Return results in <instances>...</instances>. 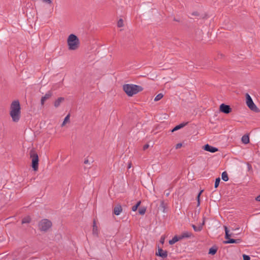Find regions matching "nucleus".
<instances>
[{
	"instance_id": "obj_1",
	"label": "nucleus",
	"mask_w": 260,
	"mask_h": 260,
	"mask_svg": "<svg viewBox=\"0 0 260 260\" xmlns=\"http://www.w3.org/2000/svg\"><path fill=\"white\" fill-rule=\"evenodd\" d=\"M10 115L13 121L16 122L19 120L21 115V107L18 100L12 102L10 105Z\"/></svg>"
},
{
	"instance_id": "obj_2",
	"label": "nucleus",
	"mask_w": 260,
	"mask_h": 260,
	"mask_svg": "<svg viewBox=\"0 0 260 260\" xmlns=\"http://www.w3.org/2000/svg\"><path fill=\"white\" fill-rule=\"evenodd\" d=\"M123 89L127 95L132 96L142 91L143 88L139 85L127 84L123 85Z\"/></svg>"
},
{
	"instance_id": "obj_3",
	"label": "nucleus",
	"mask_w": 260,
	"mask_h": 260,
	"mask_svg": "<svg viewBox=\"0 0 260 260\" xmlns=\"http://www.w3.org/2000/svg\"><path fill=\"white\" fill-rule=\"evenodd\" d=\"M67 44L70 50H76L80 46V40L74 34H71L67 39Z\"/></svg>"
},
{
	"instance_id": "obj_4",
	"label": "nucleus",
	"mask_w": 260,
	"mask_h": 260,
	"mask_svg": "<svg viewBox=\"0 0 260 260\" xmlns=\"http://www.w3.org/2000/svg\"><path fill=\"white\" fill-rule=\"evenodd\" d=\"M51 222L47 219H43L39 223V229L42 231H47L51 227Z\"/></svg>"
},
{
	"instance_id": "obj_5",
	"label": "nucleus",
	"mask_w": 260,
	"mask_h": 260,
	"mask_svg": "<svg viewBox=\"0 0 260 260\" xmlns=\"http://www.w3.org/2000/svg\"><path fill=\"white\" fill-rule=\"evenodd\" d=\"M224 230H225V239H228L227 241H224V243L225 244H229V243H239L240 242V239H230V237L231 236H233V235L232 234H230V231L228 229V228L226 226H224Z\"/></svg>"
},
{
	"instance_id": "obj_6",
	"label": "nucleus",
	"mask_w": 260,
	"mask_h": 260,
	"mask_svg": "<svg viewBox=\"0 0 260 260\" xmlns=\"http://www.w3.org/2000/svg\"><path fill=\"white\" fill-rule=\"evenodd\" d=\"M30 157L32 158V167L35 171H37L38 169V156L34 151H31Z\"/></svg>"
},
{
	"instance_id": "obj_7",
	"label": "nucleus",
	"mask_w": 260,
	"mask_h": 260,
	"mask_svg": "<svg viewBox=\"0 0 260 260\" xmlns=\"http://www.w3.org/2000/svg\"><path fill=\"white\" fill-rule=\"evenodd\" d=\"M246 104L247 106L252 110H255L257 108L250 96L247 93L246 94Z\"/></svg>"
},
{
	"instance_id": "obj_8",
	"label": "nucleus",
	"mask_w": 260,
	"mask_h": 260,
	"mask_svg": "<svg viewBox=\"0 0 260 260\" xmlns=\"http://www.w3.org/2000/svg\"><path fill=\"white\" fill-rule=\"evenodd\" d=\"M219 110L221 112L229 114L231 112V108L229 105L222 104L220 105Z\"/></svg>"
},
{
	"instance_id": "obj_9",
	"label": "nucleus",
	"mask_w": 260,
	"mask_h": 260,
	"mask_svg": "<svg viewBox=\"0 0 260 260\" xmlns=\"http://www.w3.org/2000/svg\"><path fill=\"white\" fill-rule=\"evenodd\" d=\"M156 255L162 257V258H165L168 256V252L167 251L164 250L158 247V250L156 252Z\"/></svg>"
},
{
	"instance_id": "obj_10",
	"label": "nucleus",
	"mask_w": 260,
	"mask_h": 260,
	"mask_svg": "<svg viewBox=\"0 0 260 260\" xmlns=\"http://www.w3.org/2000/svg\"><path fill=\"white\" fill-rule=\"evenodd\" d=\"M204 149L205 150L212 153H214L218 151V149L217 148L212 147L209 144L205 145L204 147Z\"/></svg>"
},
{
	"instance_id": "obj_11",
	"label": "nucleus",
	"mask_w": 260,
	"mask_h": 260,
	"mask_svg": "<svg viewBox=\"0 0 260 260\" xmlns=\"http://www.w3.org/2000/svg\"><path fill=\"white\" fill-rule=\"evenodd\" d=\"M52 96V93L50 91L47 92L44 96L42 97L41 100V104L42 106H43L45 101L49 99Z\"/></svg>"
},
{
	"instance_id": "obj_12",
	"label": "nucleus",
	"mask_w": 260,
	"mask_h": 260,
	"mask_svg": "<svg viewBox=\"0 0 260 260\" xmlns=\"http://www.w3.org/2000/svg\"><path fill=\"white\" fill-rule=\"evenodd\" d=\"M122 209L120 205H117L115 206L113 209V212L116 215H119L122 212Z\"/></svg>"
},
{
	"instance_id": "obj_13",
	"label": "nucleus",
	"mask_w": 260,
	"mask_h": 260,
	"mask_svg": "<svg viewBox=\"0 0 260 260\" xmlns=\"http://www.w3.org/2000/svg\"><path fill=\"white\" fill-rule=\"evenodd\" d=\"M205 224V218H203V221L202 223L200 224L198 226H197L194 225V224L192 225V227L193 228V230L196 232H200L202 231L203 229V226Z\"/></svg>"
},
{
	"instance_id": "obj_14",
	"label": "nucleus",
	"mask_w": 260,
	"mask_h": 260,
	"mask_svg": "<svg viewBox=\"0 0 260 260\" xmlns=\"http://www.w3.org/2000/svg\"><path fill=\"white\" fill-rule=\"evenodd\" d=\"M192 236V234L191 232L186 231L182 233V234L180 236V238L182 239L184 238H188L191 237Z\"/></svg>"
},
{
	"instance_id": "obj_15",
	"label": "nucleus",
	"mask_w": 260,
	"mask_h": 260,
	"mask_svg": "<svg viewBox=\"0 0 260 260\" xmlns=\"http://www.w3.org/2000/svg\"><path fill=\"white\" fill-rule=\"evenodd\" d=\"M92 234L95 236H98L99 234L98 227L96 225L95 221H93V228H92Z\"/></svg>"
},
{
	"instance_id": "obj_16",
	"label": "nucleus",
	"mask_w": 260,
	"mask_h": 260,
	"mask_svg": "<svg viewBox=\"0 0 260 260\" xmlns=\"http://www.w3.org/2000/svg\"><path fill=\"white\" fill-rule=\"evenodd\" d=\"M181 239L180 238V236H175L173 237V238L172 240H170L169 242V244L170 245H173L176 242H178L179 240H181Z\"/></svg>"
},
{
	"instance_id": "obj_17",
	"label": "nucleus",
	"mask_w": 260,
	"mask_h": 260,
	"mask_svg": "<svg viewBox=\"0 0 260 260\" xmlns=\"http://www.w3.org/2000/svg\"><path fill=\"white\" fill-rule=\"evenodd\" d=\"M64 101V98L60 97L58 98L54 102V106L57 108L59 107L61 104V102H62Z\"/></svg>"
},
{
	"instance_id": "obj_18",
	"label": "nucleus",
	"mask_w": 260,
	"mask_h": 260,
	"mask_svg": "<svg viewBox=\"0 0 260 260\" xmlns=\"http://www.w3.org/2000/svg\"><path fill=\"white\" fill-rule=\"evenodd\" d=\"M70 114H68V115H67V116L64 118L63 121L62 122V123L61 125V127L64 126L66 124L70 122Z\"/></svg>"
},
{
	"instance_id": "obj_19",
	"label": "nucleus",
	"mask_w": 260,
	"mask_h": 260,
	"mask_svg": "<svg viewBox=\"0 0 260 260\" xmlns=\"http://www.w3.org/2000/svg\"><path fill=\"white\" fill-rule=\"evenodd\" d=\"M187 124V123H181L177 126H176L172 130V132H174L175 131H176L177 130H179L180 129H181V128L183 127L185 125H186V124Z\"/></svg>"
},
{
	"instance_id": "obj_20",
	"label": "nucleus",
	"mask_w": 260,
	"mask_h": 260,
	"mask_svg": "<svg viewBox=\"0 0 260 260\" xmlns=\"http://www.w3.org/2000/svg\"><path fill=\"white\" fill-rule=\"evenodd\" d=\"M242 142L244 143V144H248L249 142V137L247 135H244L242 137Z\"/></svg>"
},
{
	"instance_id": "obj_21",
	"label": "nucleus",
	"mask_w": 260,
	"mask_h": 260,
	"mask_svg": "<svg viewBox=\"0 0 260 260\" xmlns=\"http://www.w3.org/2000/svg\"><path fill=\"white\" fill-rule=\"evenodd\" d=\"M217 248L214 247H212L209 249V254L211 255H214L217 252Z\"/></svg>"
},
{
	"instance_id": "obj_22",
	"label": "nucleus",
	"mask_w": 260,
	"mask_h": 260,
	"mask_svg": "<svg viewBox=\"0 0 260 260\" xmlns=\"http://www.w3.org/2000/svg\"><path fill=\"white\" fill-rule=\"evenodd\" d=\"M221 178L224 181H227L229 180V177L227 173L225 172H223L221 174Z\"/></svg>"
},
{
	"instance_id": "obj_23",
	"label": "nucleus",
	"mask_w": 260,
	"mask_h": 260,
	"mask_svg": "<svg viewBox=\"0 0 260 260\" xmlns=\"http://www.w3.org/2000/svg\"><path fill=\"white\" fill-rule=\"evenodd\" d=\"M31 220V218L29 216L25 217L22 220V223H29Z\"/></svg>"
},
{
	"instance_id": "obj_24",
	"label": "nucleus",
	"mask_w": 260,
	"mask_h": 260,
	"mask_svg": "<svg viewBox=\"0 0 260 260\" xmlns=\"http://www.w3.org/2000/svg\"><path fill=\"white\" fill-rule=\"evenodd\" d=\"M163 96H164L163 94L159 93L154 98V101H158L159 100H160V99H161L162 98Z\"/></svg>"
},
{
	"instance_id": "obj_25",
	"label": "nucleus",
	"mask_w": 260,
	"mask_h": 260,
	"mask_svg": "<svg viewBox=\"0 0 260 260\" xmlns=\"http://www.w3.org/2000/svg\"><path fill=\"white\" fill-rule=\"evenodd\" d=\"M140 204H141V202L140 201L138 202L136 205L132 207V210L133 211H136L137 210L138 207L140 205Z\"/></svg>"
},
{
	"instance_id": "obj_26",
	"label": "nucleus",
	"mask_w": 260,
	"mask_h": 260,
	"mask_svg": "<svg viewBox=\"0 0 260 260\" xmlns=\"http://www.w3.org/2000/svg\"><path fill=\"white\" fill-rule=\"evenodd\" d=\"M92 162V161L90 160L88 157L86 158L84 160V163L85 165H90Z\"/></svg>"
},
{
	"instance_id": "obj_27",
	"label": "nucleus",
	"mask_w": 260,
	"mask_h": 260,
	"mask_svg": "<svg viewBox=\"0 0 260 260\" xmlns=\"http://www.w3.org/2000/svg\"><path fill=\"white\" fill-rule=\"evenodd\" d=\"M117 26L119 27H121L123 26V21L122 19H119V21H118Z\"/></svg>"
},
{
	"instance_id": "obj_28",
	"label": "nucleus",
	"mask_w": 260,
	"mask_h": 260,
	"mask_svg": "<svg viewBox=\"0 0 260 260\" xmlns=\"http://www.w3.org/2000/svg\"><path fill=\"white\" fill-rule=\"evenodd\" d=\"M146 212V209L145 208H141L139 210V212L140 214L143 215Z\"/></svg>"
},
{
	"instance_id": "obj_29",
	"label": "nucleus",
	"mask_w": 260,
	"mask_h": 260,
	"mask_svg": "<svg viewBox=\"0 0 260 260\" xmlns=\"http://www.w3.org/2000/svg\"><path fill=\"white\" fill-rule=\"evenodd\" d=\"M220 181V178H217L216 179V180L215 182V184H214L215 188H217L218 186Z\"/></svg>"
},
{
	"instance_id": "obj_30",
	"label": "nucleus",
	"mask_w": 260,
	"mask_h": 260,
	"mask_svg": "<svg viewBox=\"0 0 260 260\" xmlns=\"http://www.w3.org/2000/svg\"><path fill=\"white\" fill-rule=\"evenodd\" d=\"M165 239H166V236L165 235H162L160 239V243L161 244H164V243L165 242Z\"/></svg>"
},
{
	"instance_id": "obj_31",
	"label": "nucleus",
	"mask_w": 260,
	"mask_h": 260,
	"mask_svg": "<svg viewBox=\"0 0 260 260\" xmlns=\"http://www.w3.org/2000/svg\"><path fill=\"white\" fill-rule=\"evenodd\" d=\"M202 191H203V190L201 191L200 192V193L198 194V197H197V199H198V206H199L200 204V195L202 193Z\"/></svg>"
},
{
	"instance_id": "obj_32",
	"label": "nucleus",
	"mask_w": 260,
	"mask_h": 260,
	"mask_svg": "<svg viewBox=\"0 0 260 260\" xmlns=\"http://www.w3.org/2000/svg\"><path fill=\"white\" fill-rule=\"evenodd\" d=\"M243 260H250V258L248 255L243 254Z\"/></svg>"
},
{
	"instance_id": "obj_33",
	"label": "nucleus",
	"mask_w": 260,
	"mask_h": 260,
	"mask_svg": "<svg viewBox=\"0 0 260 260\" xmlns=\"http://www.w3.org/2000/svg\"><path fill=\"white\" fill-rule=\"evenodd\" d=\"M182 146V143H178L176 146H175V148L176 149H179Z\"/></svg>"
},
{
	"instance_id": "obj_34",
	"label": "nucleus",
	"mask_w": 260,
	"mask_h": 260,
	"mask_svg": "<svg viewBox=\"0 0 260 260\" xmlns=\"http://www.w3.org/2000/svg\"><path fill=\"white\" fill-rule=\"evenodd\" d=\"M43 2L48 4H51L52 3L51 0H43Z\"/></svg>"
},
{
	"instance_id": "obj_35",
	"label": "nucleus",
	"mask_w": 260,
	"mask_h": 260,
	"mask_svg": "<svg viewBox=\"0 0 260 260\" xmlns=\"http://www.w3.org/2000/svg\"><path fill=\"white\" fill-rule=\"evenodd\" d=\"M149 147V145L147 144H145V145H144L143 149L144 150H145L146 149L148 148Z\"/></svg>"
},
{
	"instance_id": "obj_36",
	"label": "nucleus",
	"mask_w": 260,
	"mask_h": 260,
	"mask_svg": "<svg viewBox=\"0 0 260 260\" xmlns=\"http://www.w3.org/2000/svg\"><path fill=\"white\" fill-rule=\"evenodd\" d=\"M192 15L193 16H199V13L197 12H194L192 13Z\"/></svg>"
},
{
	"instance_id": "obj_37",
	"label": "nucleus",
	"mask_w": 260,
	"mask_h": 260,
	"mask_svg": "<svg viewBox=\"0 0 260 260\" xmlns=\"http://www.w3.org/2000/svg\"><path fill=\"white\" fill-rule=\"evenodd\" d=\"M255 200H256L257 201H259V202H260V194H259V196H258L256 198Z\"/></svg>"
},
{
	"instance_id": "obj_38",
	"label": "nucleus",
	"mask_w": 260,
	"mask_h": 260,
	"mask_svg": "<svg viewBox=\"0 0 260 260\" xmlns=\"http://www.w3.org/2000/svg\"><path fill=\"white\" fill-rule=\"evenodd\" d=\"M131 165H128V168H131Z\"/></svg>"
}]
</instances>
